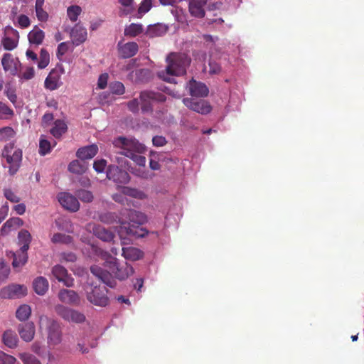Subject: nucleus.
Masks as SVG:
<instances>
[{"label": "nucleus", "mask_w": 364, "mask_h": 364, "mask_svg": "<svg viewBox=\"0 0 364 364\" xmlns=\"http://www.w3.org/2000/svg\"><path fill=\"white\" fill-rule=\"evenodd\" d=\"M107 166V161L105 159H97L94 161L93 168L97 173L104 172Z\"/></svg>", "instance_id": "bf43d9fd"}, {"label": "nucleus", "mask_w": 364, "mask_h": 364, "mask_svg": "<svg viewBox=\"0 0 364 364\" xmlns=\"http://www.w3.org/2000/svg\"><path fill=\"white\" fill-rule=\"evenodd\" d=\"M135 81L144 82L146 81L151 76V71L147 68H141L136 70L135 72Z\"/></svg>", "instance_id": "8fccbe9b"}, {"label": "nucleus", "mask_w": 364, "mask_h": 364, "mask_svg": "<svg viewBox=\"0 0 364 364\" xmlns=\"http://www.w3.org/2000/svg\"><path fill=\"white\" fill-rule=\"evenodd\" d=\"M27 294V288L24 285L13 284L2 288L0 296L2 299H17Z\"/></svg>", "instance_id": "9b49d317"}, {"label": "nucleus", "mask_w": 364, "mask_h": 364, "mask_svg": "<svg viewBox=\"0 0 364 364\" xmlns=\"http://www.w3.org/2000/svg\"><path fill=\"white\" fill-rule=\"evenodd\" d=\"M52 274L56 279L63 283L65 286L68 287L73 286L74 279L68 274L67 269L64 267L60 264L54 266L52 269Z\"/></svg>", "instance_id": "dca6fc26"}, {"label": "nucleus", "mask_w": 364, "mask_h": 364, "mask_svg": "<svg viewBox=\"0 0 364 364\" xmlns=\"http://www.w3.org/2000/svg\"><path fill=\"white\" fill-rule=\"evenodd\" d=\"M152 144L156 147H161L167 144V140L163 136L156 135L152 138Z\"/></svg>", "instance_id": "052dcab7"}, {"label": "nucleus", "mask_w": 364, "mask_h": 364, "mask_svg": "<svg viewBox=\"0 0 364 364\" xmlns=\"http://www.w3.org/2000/svg\"><path fill=\"white\" fill-rule=\"evenodd\" d=\"M118 50L119 55L124 58H129L135 55L139 50V47L135 42H129L124 44L118 43Z\"/></svg>", "instance_id": "5701e85b"}, {"label": "nucleus", "mask_w": 364, "mask_h": 364, "mask_svg": "<svg viewBox=\"0 0 364 364\" xmlns=\"http://www.w3.org/2000/svg\"><path fill=\"white\" fill-rule=\"evenodd\" d=\"M122 5L119 9V16H125L132 14L135 10L134 0H118Z\"/></svg>", "instance_id": "c9c22d12"}, {"label": "nucleus", "mask_w": 364, "mask_h": 364, "mask_svg": "<svg viewBox=\"0 0 364 364\" xmlns=\"http://www.w3.org/2000/svg\"><path fill=\"white\" fill-rule=\"evenodd\" d=\"M50 143L41 136L39 141V154L45 156L50 151Z\"/></svg>", "instance_id": "864d4df0"}, {"label": "nucleus", "mask_w": 364, "mask_h": 364, "mask_svg": "<svg viewBox=\"0 0 364 364\" xmlns=\"http://www.w3.org/2000/svg\"><path fill=\"white\" fill-rule=\"evenodd\" d=\"M17 24L21 28H26L30 26L31 21L26 15L21 14L17 17Z\"/></svg>", "instance_id": "13d9d810"}, {"label": "nucleus", "mask_w": 364, "mask_h": 364, "mask_svg": "<svg viewBox=\"0 0 364 364\" xmlns=\"http://www.w3.org/2000/svg\"><path fill=\"white\" fill-rule=\"evenodd\" d=\"M122 255L127 260L137 261L144 257L143 251L135 247H122Z\"/></svg>", "instance_id": "bb28decb"}, {"label": "nucleus", "mask_w": 364, "mask_h": 364, "mask_svg": "<svg viewBox=\"0 0 364 364\" xmlns=\"http://www.w3.org/2000/svg\"><path fill=\"white\" fill-rule=\"evenodd\" d=\"M152 8V0H142L139 7L138 8L137 13L132 15L133 18H141L145 14L149 12Z\"/></svg>", "instance_id": "58836bf2"}, {"label": "nucleus", "mask_w": 364, "mask_h": 364, "mask_svg": "<svg viewBox=\"0 0 364 364\" xmlns=\"http://www.w3.org/2000/svg\"><path fill=\"white\" fill-rule=\"evenodd\" d=\"M1 156L8 166V172L11 176L15 175L19 170L23 159V152L20 148L15 146L14 142L6 144L2 151Z\"/></svg>", "instance_id": "39448f33"}, {"label": "nucleus", "mask_w": 364, "mask_h": 364, "mask_svg": "<svg viewBox=\"0 0 364 364\" xmlns=\"http://www.w3.org/2000/svg\"><path fill=\"white\" fill-rule=\"evenodd\" d=\"M51 242L55 244L61 243L69 245L73 242V237L63 233H55L52 237Z\"/></svg>", "instance_id": "79ce46f5"}, {"label": "nucleus", "mask_w": 364, "mask_h": 364, "mask_svg": "<svg viewBox=\"0 0 364 364\" xmlns=\"http://www.w3.org/2000/svg\"><path fill=\"white\" fill-rule=\"evenodd\" d=\"M119 216L113 213H106L100 216V220L107 224L119 223Z\"/></svg>", "instance_id": "de8ad7c7"}, {"label": "nucleus", "mask_w": 364, "mask_h": 364, "mask_svg": "<svg viewBox=\"0 0 364 364\" xmlns=\"http://www.w3.org/2000/svg\"><path fill=\"white\" fill-rule=\"evenodd\" d=\"M186 90L192 97H204L208 96L209 90L205 83L191 79L186 86Z\"/></svg>", "instance_id": "2eb2a0df"}, {"label": "nucleus", "mask_w": 364, "mask_h": 364, "mask_svg": "<svg viewBox=\"0 0 364 364\" xmlns=\"http://www.w3.org/2000/svg\"><path fill=\"white\" fill-rule=\"evenodd\" d=\"M129 109L133 113H137L139 110V102L135 98L127 103Z\"/></svg>", "instance_id": "e2e57ef3"}, {"label": "nucleus", "mask_w": 364, "mask_h": 364, "mask_svg": "<svg viewBox=\"0 0 364 364\" xmlns=\"http://www.w3.org/2000/svg\"><path fill=\"white\" fill-rule=\"evenodd\" d=\"M207 0H189L188 11L191 15L195 18H201L205 16V6Z\"/></svg>", "instance_id": "aec40b11"}, {"label": "nucleus", "mask_w": 364, "mask_h": 364, "mask_svg": "<svg viewBox=\"0 0 364 364\" xmlns=\"http://www.w3.org/2000/svg\"><path fill=\"white\" fill-rule=\"evenodd\" d=\"M87 299L93 305L105 307L109 304L107 289L105 287L92 286L87 291Z\"/></svg>", "instance_id": "0eeeda50"}, {"label": "nucleus", "mask_w": 364, "mask_h": 364, "mask_svg": "<svg viewBox=\"0 0 364 364\" xmlns=\"http://www.w3.org/2000/svg\"><path fill=\"white\" fill-rule=\"evenodd\" d=\"M58 299L62 303L69 305L78 306L80 303L78 294L73 290L67 289H63L59 291Z\"/></svg>", "instance_id": "a211bd4d"}, {"label": "nucleus", "mask_w": 364, "mask_h": 364, "mask_svg": "<svg viewBox=\"0 0 364 364\" xmlns=\"http://www.w3.org/2000/svg\"><path fill=\"white\" fill-rule=\"evenodd\" d=\"M87 228L90 232H92L97 238L104 242L112 240L114 236L112 231L105 228L100 225L90 223L87 225Z\"/></svg>", "instance_id": "f3484780"}, {"label": "nucleus", "mask_w": 364, "mask_h": 364, "mask_svg": "<svg viewBox=\"0 0 364 364\" xmlns=\"http://www.w3.org/2000/svg\"><path fill=\"white\" fill-rule=\"evenodd\" d=\"M166 97L164 95L151 91H143L140 93L141 109L142 112H148L152 110V102H164Z\"/></svg>", "instance_id": "9d476101"}, {"label": "nucleus", "mask_w": 364, "mask_h": 364, "mask_svg": "<svg viewBox=\"0 0 364 364\" xmlns=\"http://www.w3.org/2000/svg\"><path fill=\"white\" fill-rule=\"evenodd\" d=\"M108 75L107 73H104L100 75L97 81V86L100 89H104L106 87L107 84Z\"/></svg>", "instance_id": "338daca9"}, {"label": "nucleus", "mask_w": 364, "mask_h": 364, "mask_svg": "<svg viewBox=\"0 0 364 364\" xmlns=\"http://www.w3.org/2000/svg\"><path fill=\"white\" fill-rule=\"evenodd\" d=\"M18 245L21 247L20 249L28 250L31 242V235L26 230H21L18 234Z\"/></svg>", "instance_id": "72a5a7b5"}, {"label": "nucleus", "mask_w": 364, "mask_h": 364, "mask_svg": "<svg viewBox=\"0 0 364 364\" xmlns=\"http://www.w3.org/2000/svg\"><path fill=\"white\" fill-rule=\"evenodd\" d=\"M21 358L24 364H41L40 360L31 354L24 353Z\"/></svg>", "instance_id": "4d7b16f0"}, {"label": "nucleus", "mask_w": 364, "mask_h": 364, "mask_svg": "<svg viewBox=\"0 0 364 364\" xmlns=\"http://www.w3.org/2000/svg\"><path fill=\"white\" fill-rule=\"evenodd\" d=\"M83 253L91 258H101L105 261V267L119 280H124L134 273L132 265L127 262L121 265L116 257L111 256L109 252L94 244H88L87 247L83 250Z\"/></svg>", "instance_id": "f03ea898"}, {"label": "nucleus", "mask_w": 364, "mask_h": 364, "mask_svg": "<svg viewBox=\"0 0 364 364\" xmlns=\"http://www.w3.org/2000/svg\"><path fill=\"white\" fill-rule=\"evenodd\" d=\"M67 124L60 119L54 122V126L50 129L51 134L55 138H60L67 130Z\"/></svg>", "instance_id": "e433bc0d"}, {"label": "nucleus", "mask_w": 364, "mask_h": 364, "mask_svg": "<svg viewBox=\"0 0 364 364\" xmlns=\"http://www.w3.org/2000/svg\"><path fill=\"white\" fill-rule=\"evenodd\" d=\"M14 115V110L5 103L0 101V119H10Z\"/></svg>", "instance_id": "37998d69"}, {"label": "nucleus", "mask_w": 364, "mask_h": 364, "mask_svg": "<svg viewBox=\"0 0 364 364\" xmlns=\"http://www.w3.org/2000/svg\"><path fill=\"white\" fill-rule=\"evenodd\" d=\"M68 50V44L66 42L60 43L57 49V57L61 59V57L65 54Z\"/></svg>", "instance_id": "680f3d73"}, {"label": "nucleus", "mask_w": 364, "mask_h": 364, "mask_svg": "<svg viewBox=\"0 0 364 364\" xmlns=\"http://www.w3.org/2000/svg\"><path fill=\"white\" fill-rule=\"evenodd\" d=\"M107 178L116 183L126 184L129 183L130 177L127 171L115 165H110L107 170Z\"/></svg>", "instance_id": "f8f14e48"}, {"label": "nucleus", "mask_w": 364, "mask_h": 364, "mask_svg": "<svg viewBox=\"0 0 364 364\" xmlns=\"http://www.w3.org/2000/svg\"><path fill=\"white\" fill-rule=\"evenodd\" d=\"M166 32V28L161 24L149 26L147 34L151 37L160 36Z\"/></svg>", "instance_id": "a19ab883"}, {"label": "nucleus", "mask_w": 364, "mask_h": 364, "mask_svg": "<svg viewBox=\"0 0 364 364\" xmlns=\"http://www.w3.org/2000/svg\"><path fill=\"white\" fill-rule=\"evenodd\" d=\"M109 88L110 92L114 95H120L124 94L125 92L124 85L123 83L118 81L110 83Z\"/></svg>", "instance_id": "3c124183"}, {"label": "nucleus", "mask_w": 364, "mask_h": 364, "mask_svg": "<svg viewBox=\"0 0 364 364\" xmlns=\"http://www.w3.org/2000/svg\"><path fill=\"white\" fill-rule=\"evenodd\" d=\"M148 221L146 215L141 211L134 209H123L119 213V224H120L118 233L122 240V244L124 245L123 234L130 235L136 238H141L150 236L155 239L159 237L156 231L149 232L141 225Z\"/></svg>", "instance_id": "f257e3e1"}, {"label": "nucleus", "mask_w": 364, "mask_h": 364, "mask_svg": "<svg viewBox=\"0 0 364 364\" xmlns=\"http://www.w3.org/2000/svg\"><path fill=\"white\" fill-rule=\"evenodd\" d=\"M71 38L75 46H79L87 39V30L80 24H76L71 31Z\"/></svg>", "instance_id": "a878e982"}, {"label": "nucleus", "mask_w": 364, "mask_h": 364, "mask_svg": "<svg viewBox=\"0 0 364 364\" xmlns=\"http://www.w3.org/2000/svg\"><path fill=\"white\" fill-rule=\"evenodd\" d=\"M112 144L119 149V154L131 159L140 166H145L146 158L141 154L146 151V146L135 138L118 136Z\"/></svg>", "instance_id": "20e7f679"}, {"label": "nucleus", "mask_w": 364, "mask_h": 364, "mask_svg": "<svg viewBox=\"0 0 364 364\" xmlns=\"http://www.w3.org/2000/svg\"><path fill=\"white\" fill-rule=\"evenodd\" d=\"M9 274V269L4 265L0 263V284L4 282Z\"/></svg>", "instance_id": "0e129e2a"}, {"label": "nucleus", "mask_w": 364, "mask_h": 364, "mask_svg": "<svg viewBox=\"0 0 364 364\" xmlns=\"http://www.w3.org/2000/svg\"><path fill=\"white\" fill-rule=\"evenodd\" d=\"M98 150L97 145L92 144L79 148L76 152V156L82 161L91 159L97 155Z\"/></svg>", "instance_id": "4be33fe9"}, {"label": "nucleus", "mask_w": 364, "mask_h": 364, "mask_svg": "<svg viewBox=\"0 0 364 364\" xmlns=\"http://www.w3.org/2000/svg\"><path fill=\"white\" fill-rule=\"evenodd\" d=\"M49 62L50 55L46 49L42 48L40 53V58L38 62V68L39 69H43L48 66Z\"/></svg>", "instance_id": "a18cd8bd"}, {"label": "nucleus", "mask_w": 364, "mask_h": 364, "mask_svg": "<svg viewBox=\"0 0 364 364\" xmlns=\"http://www.w3.org/2000/svg\"><path fill=\"white\" fill-rule=\"evenodd\" d=\"M4 195L5 198L11 203H18L20 201V198L11 188H4Z\"/></svg>", "instance_id": "5fc2aeb1"}, {"label": "nucleus", "mask_w": 364, "mask_h": 364, "mask_svg": "<svg viewBox=\"0 0 364 364\" xmlns=\"http://www.w3.org/2000/svg\"><path fill=\"white\" fill-rule=\"evenodd\" d=\"M18 60H15L11 53H4L1 59L4 70L11 75H16L18 73Z\"/></svg>", "instance_id": "412c9836"}, {"label": "nucleus", "mask_w": 364, "mask_h": 364, "mask_svg": "<svg viewBox=\"0 0 364 364\" xmlns=\"http://www.w3.org/2000/svg\"><path fill=\"white\" fill-rule=\"evenodd\" d=\"M60 204L66 210L70 212H77L80 208V203L76 197L70 193L63 192L58 196Z\"/></svg>", "instance_id": "4468645a"}, {"label": "nucleus", "mask_w": 364, "mask_h": 364, "mask_svg": "<svg viewBox=\"0 0 364 364\" xmlns=\"http://www.w3.org/2000/svg\"><path fill=\"white\" fill-rule=\"evenodd\" d=\"M183 104L190 109L201 114H207L210 112L212 107L205 100H196L193 98H183Z\"/></svg>", "instance_id": "ddd939ff"}, {"label": "nucleus", "mask_w": 364, "mask_h": 364, "mask_svg": "<svg viewBox=\"0 0 364 364\" xmlns=\"http://www.w3.org/2000/svg\"><path fill=\"white\" fill-rule=\"evenodd\" d=\"M17 363L14 356L0 352V364H16Z\"/></svg>", "instance_id": "6e6d98bb"}, {"label": "nucleus", "mask_w": 364, "mask_h": 364, "mask_svg": "<svg viewBox=\"0 0 364 364\" xmlns=\"http://www.w3.org/2000/svg\"><path fill=\"white\" fill-rule=\"evenodd\" d=\"M34 76V70L33 68L31 67H29V68H27L23 72V73L21 75V78L22 79H24V80H30L31 78H33Z\"/></svg>", "instance_id": "774afa93"}, {"label": "nucleus", "mask_w": 364, "mask_h": 364, "mask_svg": "<svg viewBox=\"0 0 364 364\" xmlns=\"http://www.w3.org/2000/svg\"><path fill=\"white\" fill-rule=\"evenodd\" d=\"M36 16L40 21L44 22L48 20V14L43 8L36 9Z\"/></svg>", "instance_id": "69168bd1"}, {"label": "nucleus", "mask_w": 364, "mask_h": 364, "mask_svg": "<svg viewBox=\"0 0 364 364\" xmlns=\"http://www.w3.org/2000/svg\"><path fill=\"white\" fill-rule=\"evenodd\" d=\"M40 328L46 327L48 333V344L54 347L62 341V331L60 324L47 316L42 315L39 318Z\"/></svg>", "instance_id": "423d86ee"}, {"label": "nucleus", "mask_w": 364, "mask_h": 364, "mask_svg": "<svg viewBox=\"0 0 364 364\" xmlns=\"http://www.w3.org/2000/svg\"><path fill=\"white\" fill-rule=\"evenodd\" d=\"M90 271L93 275L100 279L107 286L114 288L116 285L115 280L112 277L111 274L105 271L97 265H92L90 267Z\"/></svg>", "instance_id": "6ab92c4d"}, {"label": "nucleus", "mask_w": 364, "mask_h": 364, "mask_svg": "<svg viewBox=\"0 0 364 364\" xmlns=\"http://www.w3.org/2000/svg\"><path fill=\"white\" fill-rule=\"evenodd\" d=\"M23 220L20 218H11L9 219L1 227L2 235L8 234L11 230H15L23 225Z\"/></svg>", "instance_id": "7c9ffc66"}, {"label": "nucleus", "mask_w": 364, "mask_h": 364, "mask_svg": "<svg viewBox=\"0 0 364 364\" xmlns=\"http://www.w3.org/2000/svg\"><path fill=\"white\" fill-rule=\"evenodd\" d=\"M62 82L60 81V75L58 71L53 70L45 80V87L50 90L58 89Z\"/></svg>", "instance_id": "cd10ccee"}, {"label": "nucleus", "mask_w": 364, "mask_h": 364, "mask_svg": "<svg viewBox=\"0 0 364 364\" xmlns=\"http://www.w3.org/2000/svg\"><path fill=\"white\" fill-rule=\"evenodd\" d=\"M209 73L211 75L218 74L221 71L220 65L215 60L213 54H211L209 60Z\"/></svg>", "instance_id": "603ef678"}, {"label": "nucleus", "mask_w": 364, "mask_h": 364, "mask_svg": "<svg viewBox=\"0 0 364 364\" xmlns=\"http://www.w3.org/2000/svg\"><path fill=\"white\" fill-rule=\"evenodd\" d=\"M19 33L17 30L10 26H6L4 30V36L1 43L6 50H14L18 44Z\"/></svg>", "instance_id": "1a4fd4ad"}, {"label": "nucleus", "mask_w": 364, "mask_h": 364, "mask_svg": "<svg viewBox=\"0 0 364 364\" xmlns=\"http://www.w3.org/2000/svg\"><path fill=\"white\" fill-rule=\"evenodd\" d=\"M18 331L22 340L30 342L35 335V326L32 322L21 324L18 327Z\"/></svg>", "instance_id": "b1692460"}, {"label": "nucleus", "mask_w": 364, "mask_h": 364, "mask_svg": "<svg viewBox=\"0 0 364 364\" xmlns=\"http://www.w3.org/2000/svg\"><path fill=\"white\" fill-rule=\"evenodd\" d=\"M54 309L55 313L59 316L68 322L80 323L85 320V316L83 314L63 304H57Z\"/></svg>", "instance_id": "6e6552de"}, {"label": "nucleus", "mask_w": 364, "mask_h": 364, "mask_svg": "<svg viewBox=\"0 0 364 364\" xmlns=\"http://www.w3.org/2000/svg\"><path fill=\"white\" fill-rule=\"evenodd\" d=\"M33 287L35 292L38 295H44L48 289L49 284L43 277H38L34 279Z\"/></svg>", "instance_id": "c756f323"}, {"label": "nucleus", "mask_w": 364, "mask_h": 364, "mask_svg": "<svg viewBox=\"0 0 364 364\" xmlns=\"http://www.w3.org/2000/svg\"><path fill=\"white\" fill-rule=\"evenodd\" d=\"M18 338L14 331L11 330L6 331L3 334L4 343L10 348H14L17 346Z\"/></svg>", "instance_id": "473e14b6"}, {"label": "nucleus", "mask_w": 364, "mask_h": 364, "mask_svg": "<svg viewBox=\"0 0 364 364\" xmlns=\"http://www.w3.org/2000/svg\"><path fill=\"white\" fill-rule=\"evenodd\" d=\"M122 193L125 196L139 200L145 199L147 197L146 194L142 191L128 186H124L122 189Z\"/></svg>", "instance_id": "f704fd0d"}, {"label": "nucleus", "mask_w": 364, "mask_h": 364, "mask_svg": "<svg viewBox=\"0 0 364 364\" xmlns=\"http://www.w3.org/2000/svg\"><path fill=\"white\" fill-rule=\"evenodd\" d=\"M88 168L87 164L79 160H73L68 165V171L73 173L81 175Z\"/></svg>", "instance_id": "2f4dec72"}, {"label": "nucleus", "mask_w": 364, "mask_h": 364, "mask_svg": "<svg viewBox=\"0 0 364 364\" xmlns=\"http://www.w3.org/2000/svg\"><path fill=\"white\" fill-rule=\"evenodd\" d=\"M81 11H82V9L79 6L74 5V6H70L68 8L67 14H68L69 19L71 21L75 22L77 20L78 16L80 14Z\"/></svg>", "instance_id": "49530a36"}, {"label": "nucleus", "mask_w": 364, "mask_h": 364, "mask_svg": "<svg viewBox=\"0 0 364 364\" xmlns=\"http://www.w3.org/2000/svg\"><path fill=\"white\" fill-rule=\"evenodd\" d=\"M143 26L141 23H131L124 28V35L135 37L143 32Z\"/></svg>", "instance_id": "4c0bfd02"}, {"label": "nucleus", "mask_w": 364, "mask_h": 364, "mask_svg": "<svg viewBox=\"0 0 364 364\" xmlns=\"http://www.w3.org/2000/svg\"><path fill=\"white\" fill-rule=\"evenodd\" d=\"M45 38V33L40 29L37 26L28 33V38L31 44L40 45L43 43Z\"/></svg>", "instance_id": "c85d7f7f"}, {"label": "nucleus", "mask_w": 364, "mask_h": 364, "mask_svg": "<svg viewBox=\"0 0 364 364\" xmlns=\"http://www.w3.org/2000/svg\"><path fill=\"white\" fill-rule=\"evenodd\" d=\"M31 309L27 304L21 305L16 310V318L20 321H26L31 316Z\"/></svg>", "instance_id": "ea45409f"}, {"label": "nucleus", "mask_w": 364, "mask_h": 364, "mask_svg": "<svg viewBox=\"0 0 364 364\" xmlns=\"http://www.w3.org/2000/svg\"><path fill=\"white\" fill-rule=\"evenodd\" d=\"M166 70L159 72L158 76L164 81L176 83L174 77L186 73V69L191 63V58L185 53H171L166 57Z\"/></svg>", "instance_id": "7ed1b4c3"}, {"label": "nucleus", "mask_w": 364, "mask_h": 364, "mask_svg": "<svg viewBox=\"0 0 364 364\" xmlns=\"http://www.w3.org/2000/svg\"><path fill=\"white\" fill-rule=\"evenodd\" d=\"M28 250L20 249L18 251L10 252L8 256L11 255L13 258L12 266L15 269L21 268L28 261Z\"/></svg>", "instance_id": "393cba45"}, {"label": "nucleus", "mask_w": 364, "mask_h": 364, "mask_svg": "<svg viewBox=\"0 0 364 364\" xmlns=\"http://www.w3.org/2000/svg\"><path fill=\"white\" fill-rule=\"evenodd\" d=\"M16 132L11 127H5L0 129V141H6L13 139Z\"/></svg>", "instance_id": "c03bdc74"}, {"label": "nucleus", "mask_w": 364, "mask_h": 364, "mask_svg": "<svg viewBox=\"0 0 364 364\" xmlns=\"http://www.w3.org/2000/svg\"><path fill=\"white\" fill-rule=\"evenodd\" d=\"M76 196L82 202L84 203H90L92 201L94 198L91 191L85 189L78 190L76 192Z\"/></svg>", "instance_id": "09e8293b"}]
</instances>
